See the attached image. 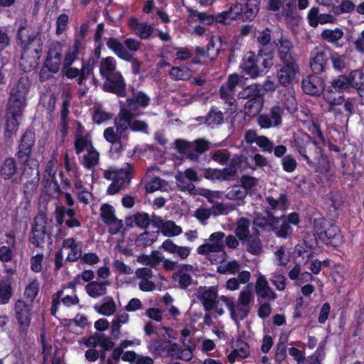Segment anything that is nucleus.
I'll list each match as a JSON object with an SVG mask.
<instances>
[{
    "label": "nucleus",
    "instance_id": "ddd939ff",
    "mask_svg": "<svg viewBox=\"0 0 364 364\" xmlns=\"http://www.w3.org/2000/svg\"><path fill=\"white\" fill-rule=\"evenodd\" d=\"M102 90L117 97H124L127 95V84L122 73L119 72L105 78Z\"/></svg>",
    "mask_w": 364,
    "mask_h": 364
},
{
    "label": "nucleus",
    "instance_id": "c85d7f7f",
    "mask_svg": "<svg viewBox=\"0 0 364 364\" xmlns=\"http://www.w3.org/2000/svg\"><path fill=\"white\" fill-rule=\"evenodd\" d=\"M295 0H268L267 9L272 11H277L282 9L283 15L291 17L294 14V4Z\"/></svg>",
    "mask_w": 364,
    "mask_h": 364
},
{
    "label": "nucleus",
    "instance_id": "4c0bfd02",
    "mask_svg": "<svg viewBox=\"0 0 364 364\" xmlns=\"http://www.w3.org/2000/svg\"><path fill=\"white\" fill-rule=\"evenodd\" d=\"M246 244V250L254 255H258L262 252V244L258 236L250 235L244 241Z\"/></svg>",
    "mask_w": 364,
    "mask_h": 364
},
{
    "label": "nucleus",
    "instance_id": "a878e982",
    "mask_svg": "<svg viewBox=\"0 0 364 364\" xmlns=\"http://www.w3.org/2000/svg\"><path fill=\"white\" fill-rule=\"evenodd\" d=\"M307 20L310 26L313 28H316L319 23H334L336 21V18L331 14H320L318 7H313L309 10Z\"/></svg>",
    "mask_w": 364,
    "mask_h": 364
},
{
    "label": "nucleus",
    "instance_id": "0eeeda50",
    "mask_svg": "<svg viewBox=\"0 0 364 364\" xmlns=\"http://www.w3.org/2000/svg\"><path fill=\"white\" fill-rule=\"evenodd\" d=\"M239 99L247 100L244 105V112L247 115H255L262 109L264 104V93L262 92L261 85L255 83L245 87L239 92Z\"/></svg>",
    "mask_w": 364,
    "mask_h": 364
},
{
    "label": "nucleus",
    "instance_id": "f8f14e48",
    "mask_svg": "<svg viewBox=\"0 0 364 364\" xmlns=\"http://www.w3.org/2000/svg\"><path fill=\"white\" fill-rule=\"evenodd\" d=\"M36 134L31 130H27L21 138L16 156L21 164H26L28 161L31 151L35 145Z\"/></svg>",
    "mask_w": 364,
    "mask_h": 364
},
{
    "label": "nucleus",
    "instance_id": "79ce46f5",
    "mask_svg": "<svg viewBox=\"0 0 364 364\" xmlns=\"http://www.w3.org/2000/svg\"><path fill=\"white\" fill-rule=\"evenodd\" d=\"M254 299L253 284L249 283L240 292L237 301L243 306H250V304L254 301Z\"/></svg>",
    "mask_w": 364,
    "mask_h": 364
},
{
    "label": "nucleus",
    "instance_id": "39448f33",
    "mask_svg": "<svg viewBox=\"0 0 364 364\" xmlns=\"http://www.w3.org/2000/svg\"><path fill=\"white\" fill-rule=\"evenodd\" d=\"M48 220L46 213L42 210L38 211L33 219L29 241L36 247L43 248L46 245L52 244L51 232L47 229Z\"/></svg>",
    "mask_w": 364,
    "mask_h": 364
},
{
    "label": "nucleus",
    "instance_id": "0e129e2a",
    "mask_svg": "<svg viewBox=\"0 0 364 364\" xmlns=\"http://www.w3.org/2000/svg\"><path fill=\"white\" fill-rule=\"evenodd\" d=\"M286 280L285 277L279 273L272 274V278H270V281L279 291L284 290L286 287Z\"/></svg>",
    "mask_w": 364,
    "mask_h": 364
},
{
    "label": "nucleus",
    "instance_id": "58836bf2",
    "mask_svg": "<svg viewBox=\"0 0 364 364\" xmlns=\"http://www.w3.org/2000/svg\"><path fill=\"white\" fill-rule=\"evenodd\" d=\"M343 34L342 29L336 28L335 29L323 30L321 33V37L323 41L328 43L337 44L338 41L343 37Z\"/></svg>",
    "mask_w": 364,
    "mask_h": 364
},
{
    "label": "nucleus",
    "instance_id": "f257e3e1",
    "mask_svg": "<svg viewBox=\"0 0 364 364\" xmlns=\"http://www.w3.org/2000/svg\"><path fill=\"white\" fill-rule=\"evenodd\" d=\"M31 87V82L26 75L18 78L10 90L6 108V127L4 136L6 141L11 143L12 136L18 131L24 107L26 105V96Z\"/></svg>",
    "mask_w": 364,
    "mask_h": 364
},
{
    "label": "nucleus",
    "instance_id": "1a4fd4ad",
    "mask_svg": "<svg viewBox=\"0 0 364 364\" xmlns=\"http://www.w3.org/2000/svg\"><path fill=\"white\" fill-rule=\"evenodd\" d=\"M137 114L131 112L127 109H121L118 117L114 120L116 127H119L120 124L125 125L124 133L130 128L134 132H148V124L141 120L135 119Z\"/></svg>",
    "mask_w": 364,
    "mask_h": 364
},
{
    "label": "nucleus",
    "instance_id": "49530a36",
    "mask_svg": "<svg viewBox=\"0 0 364 364\" xmlns=\"http://www.w3.org/2000/svg\"><path fill=\"white\" fill-rule=\"evenodd\" d=\"M98 161L99 153L92 146H90V148L87 149V154L84 156L83 165L87 168H91L96 166Z\"/></svg>",
    "mask_w": 364,
    "mask_h": 364
},
{
    "label": "nucleus",
    "instance_id": "9b49d317",
    "mask_svg": "<svg viewBox=\"0 0 364 364\" xmlns=\"http://www.w3.org/2000/svg\"><path fill=\"white\" fill-rule=\"evenodd\" d=\"M107 46L109 49L113 50L119 58L132 63V70L134 75L139 74L142 63L138 59L133 58V54L129 52L119 41L114 38H110L107 42Z\"/></svg>",
    "mask_w": 364,
    "mask_h": 364
},
{
    "label": "nucleus",
    "instance_id": "603ef678",
    "mask_svg": "<svg viewBox=\"0 0 364 364\" xmlns=\"http://www.w3.org/2000/svg\"><path fill=\"white\" fill-rule=\"evenodd\" d=\"M161 232L164 235L167 237L175 236L180 235L182 232V229L174 222L167 220L165 222Z\"/></svg>",
    "mask_w": 364,
    "mask_h": 364
},
{
    "label": "nucleus",
    "instance_id": "ea45409f",
    "mask_svg": "<svg viewBox=\"0 0 364 364\" xmlns=\"http://www.w3.org/2000/svg\"><path fill=\"white\" fill-rule=\"evenodd\" d=\"M250 225V220L245 218H241L237 221L235 233L240 240L244 241L250 236L249 230Z\"/></svg>",
    "mask_w": 364,
    "mask_h": 364
},
{
    "label": "nucleus",
    "instance_id": "c9c22d12",
    "mask_svg": "<svg viewBox=\"0 0 364 364\" xmlns=\"http://www.w3.org/2000/svg\"><path fill=\"white\" fill-rule=\"evenodd\" d=\"M215 47V42L213 38L210 39L208 44L206 46V49L201 48L200 46H197L195 49L197 55L208 58L211 61L215 60L220 53V48H217L213 53H211V48Z\"/></svg>",
    "mask_w": 364,
    "mask_h": 364
},
{
    "label": "nucleus",
    "instance_id": "c03bdc74",
    "mask_svg": "<svg viewBox=\"0 0 364 364\" xmlns=\"http://www.w3.org/2000/svg\"><path fill=\"white\" fill-rule=\"evenodd\" d=\"M250 311V306H243L242 304L237 301L233 311H232L230 316L233 321L237 322L238 320L245 319L248 316Z\"/></svg>",
    "mask_w": 364,
    "mask_h": 364
},
{
    "label": "nucleus",
    "instance_id": "a18cd8bd",
    "mask_svg": "<svg viewBox=\"0 0 364 364\" xmlns=\"http://www.w3.org/2000/svg\"><path fill=\"white\" fill-rule=\"evenodd\" d=\"M221 264L218 267L217 271L220 274H236L239 272L240 269V264L236 260L231 262H222Z\"/></svg>",
    "mask_w": 364,
    "mask_h": 364
},
{
    "label": "nucleus",
    "instance_id": "f3484780",
    "mask_svg": "<svg viewBox=\"0 0 364 364\" xmlns=\"http://www.w3.org/2000/svg\"><path fill=\"white\" fill-rule=\"evenodd\" d=\"M324 80L316 74L309 75L302 80L304 92L309 95L319 96L324 90Z\"/></svg>",
    "mask_w": 364,
    "mask_h": 364
},
{
    "label": "nucleus",
    "instance_id": "473e14b6",
    "mask_svg": "<svg viewBox=\"0 0 364 364\" xmlns=\"http://www.w3.org/2000/svg\"><path fill=\"white\" fill-rule=\"evenodd\" d=\"M259 0H247L242 12V21H252L257 16L259 9Z\"/></svg>",
    "mask_w": 364,
    "mask_h": 364
},
{
    "label": "nucleus",
    "instance_id": "2eb2a0df",
    "mask_svg": "<svg viewBox=\"0 0 364 364\" xmlns=\"http://www.w3.org/2000/svg\"><path fill=\"white\" fill-rule=\"evenodd\" d=\"M124 128L125 125L120 124L119 127H116V132L114 127H108L104 131L105 139L112 144L111 153L118 154L122 150L121 139L127 138V134L124 133Z\"/></svg>",
    "mask_w": 364,
    "mask_h": 364
},
{
    "label": "nucleus",
    "instance_id": "f704fd0d",
    "mask_svg": "<svg viewBox=\"0 0 364 364\" xmlns=\"http://www.w3.org/2000/svg\"><path fill=\"white\" fill-rule=\"evenodd\" d=\"M159 232H147L140 234L135 240V244L137 247L146 248L150 247L157 240Z\"/></svg>",
    "mask_w": 364,
    "mask_h": 364
},
{
    "label": "nucleus",
    "instance_id": "338daca9",
    "mask_svg": "<svg viewBox=\"0 0 364 364\" xmlns=\"http://www.w3.org/2000/svg\"><path fill=\"white\" fill-rule=\"evenodd\" d=\"M297 166L295 159L291 155H287L282 159V166L285 171L293 172Z\"/></svg>",
    "mask_w": 364,
    "mask_h": 364
},
{
    "label": "nucleus",
    "instance_id": "bf43d9fd",
    "mask_svg": "<svg viewBox=\"0 0 364 364\" xmlns=\"http://www.w3.org/2000/svg\"><path fill=\"white\" fill-rule=\"evenodd\" d=\"M39 290V282L33 279L26 288L24 295L31 299V302L36 298Z\"/></svg>",
    "mask_w": 364,
    "mask_h": 364
},
{
    "label": "nucleus",
    "instance_id": "5fc2aeb1",
    "mask_svg": "<svg viewBox=\"0 0 364 364\" xmlns=\"http://www.w3.org/2000/svg\"><path fill=\"white\" fill-rule=\"evenodd\" d=\"M92 146L91 142L88 140L86 136H83L81 134L75 135V147L76 153L79 154L84 149H87Z\"/></svg>",
    "mask_w": 364,
    "mask_h": 364
},
{
    "label": "nucleus",
    "instance_id": "680f3d73",
    "mask_svg": "<svg viewBox=\"0 0 364 364\" xmlns=\"http://www.w3.org/2000/svg\"><path fill=\"white\" fill-rule=\"evenodd\" d=\"M210 159L223 165L230 159V154L226 149L217 150L211 154Z\"/></svg>",
    "mask_w": 364,
    "mask_h": 364
},
{
    "label": "nucleus",
    "instance_id": "3c124183",
    "mask_svg": "<svg viewBox=\"0 0 364 364\" xmlns=\"http://www.w3.org/2000/svg\"><path fill=\"white\" fill-rule=\"evenodd\" d=\"M247 192L240 186H233L227 191L226 196L230 200H242L245 198Z\"/></svg>",
    "mask_w": 364,
    "mask_h": 364
},
{
    "label": "nucleus",
    "instance_id": "4be33fe9",
    "mask_svg": "<svg viewBox=\"0 0 364 364\" xmlns=\"http://www.w3.org/2000/svg\"><path fill=\"white\" fill-rule=\"evenodd\" d=\"M277 55L282 64L296 63L293 55V44L287 38H281L277 43Z\"/></svg>",
    "mask_w": 364,
    "mask_h": 364
},
{
    "label": "nucleus",
    "instance_id": "7ed1b4c3",
    "mask_svg": "<svg viewBox=\"0 0 364 364\" xmlns=\"http://www.w3.org/2000/svg\"><path fill=\"white\" fill-rule=\"evenodd\" d=\"M293 146L307 164L317 171L323 160L322 150L318 144L309 134L298 132L294 134Z\"/></svg>",
    "mask_w": 364,
    "mask_h": 364
},
{
    "label": "nucleus",
    "instance_id": "aec40b11",
    "mask_svg": "<svg viewBox=\"0 0 364 364\" xmlns=\"http://www.w3.org/2000/svg\"><path fill=\"white\" fill-rule=\"evenodd\" d=\"M62 51V46L59 42H53L49 47L45 65L49 67L53 73H58L59 70Z\"/></svg>",
    "mask_w": 364,
    "mask_h": 364
},
{
    "label": "nucleus",
    "instance_id": "6ab92c4d",
    "mask_svg": "<svg viewBox=\"0 0 364 364\" xmlns=\"http://www.w3.org/2000/svg\"><path fill=\"white\" fill-rule=\"evenodd\" d=\"M257 301H272L277 298V294L269 287L265 277L260 275L255 283Z\"/></svg>",
    "mask_w": 364,
    "mask_h": 364
},
{
    "label": "nucleus",
    "instance_id": "5701e85b",
    "mask_svg": "<svg viewBox=\"0 0 364 364\" xmlns=\"http://www.w3.org/2000/svg\"><path fill=\"white\" fill-rule=\"evenodd\" d=\"M197 293L198 298L201 301L205 311H210L215 307L218 303V294L215 287H210L207 289L200 287Z\"/></svg>",
    "mask_w": 364,
    "mask_h": 364
},
{
    "label": "nucleus",
    "instance_id": "9d476101",
    "mask_svg": "<svg viewBox=\"0 0 364 364\" xmlns=\"http://www.w3.org/2000/svg\"><path fill=\"white\" fill-rule=\"evenodd\" d=\"M225 237V235L223 232H215L212 233L207 240V242L200 245L197 248V252L198 254H209L210 255H212V254L210 252H220V260H223L226 256L224 251Z\"/></svg>",
    "mask_w": 364,
    "mask_h": 364
},
{
    "label": "nucleus",
    "instance_id": "dca6fc26",
    "mask_svg": "<svg viewBox=\"0 0 364 364\" xmlns=\"http://www.w3.org/2000/svg\"><path fill=\"white\" fill-rule=\"evenodd\" d=\"M284 115V109L280 106H274L269 114L259 115L257 122L262 128L268 129L272 127H278L282 123Z\"/></svg>",
    "mask_w": 364,
    "mask_h": 364
},
{
    "label": "nucleus",
    "instance_id": "f03ea898",
    "mask_svg": "<svg viewBox=\"0 0 364 364\" xmlns=\"http://www.w3.org/2000/svg\"><path fill=\"white\" fill-rule=\"evenodd\" d=\"M17 37L21 45L24 48L20 66L24 72H30L39 63L42 50L39 33L29 26H21L18 28Z\"/></svg>",
    "mask_w": 364,
    "mask_h": 364
},
{
    "label": "nucleus",
    "instance_id": "20e7f679",
    "mask_svg": "<svg viewBox=\"0 0 364 364\" xmlns=\"http://www.w3.org/2000/svg\"><path fill=\"white\" fill-rule=\"evenodd\" d=\"M272 65V55L260 50L256 55L252 52L247 53L243 58L240 68L252 78L259 76L262 73Z\"/></svg>",
    "mask_w": 364,
    "mask_h": 364
},
{
    "label": "nucleus",
    "instance_id": "423d86ee",
    "mask_svg": "<svg viewBox=\"0 0 364 364\" xmlns=\"http://www.w3.org/2000/svg\"><path fill=\"white\" fill-rule=\"evenodd\" d=\"M175 146L179 154L193 162H199L200 157L213 147V144L204 138H198L191 141L177 139Z\"/></svg>",
    "mask_w": 364,
    "mask_h": 364
},
{
    "label": "nucleus",
    "instance_id": "a19ab883",
    "mask_svg": "<svg viewBox=\"0 0 364 364\" xmlns=\"http://www.w3.org/2000/svg\"><path fill=\"white\" fill-rule=\"evenodd\" d=\"M266 215L262 213H255L253 220V225L256 228H259L262 230H265L268 226L271 228V223H273V219L271 215H274L272 212L267 210L265 211Z\"/></svg>",
    "mask_w": 364,
    "mask_h": 364
},
{
    "label": "nucleus",
    "instance_id": "8fccbe9b",
    "mask_svg": "<svg viewBox=\"0 0 364 364\" xmlns=\"http://www.w3.org/2000/svg\"><path fill=\"white\" fill-rule=\"evenodd\" d=\"M12 295V288L11 283L6 281L0 282V304H4L8 303Z\"/></svg>",
    "mask_w": 364,
    "mask_h": 364
},
{
    "label": "nucleus",
    "instance_id": "bb28decb",
    "mask_svg": "<svg viewBox=\"0 0 364 364\" xmlns=\"http://www.w3.org/2000/svg\"><path fill=\"white\" fill-rule=\"evenodd\" d=\"M273 223H271V230L275 235L282 238H289L291 236L293 230L291 226L287 223L284 217H275L271 215Z\"/></svg>",
    "mask_w": 364,
    "mask_h": 364
},
{
    "label": "nucleus",
    "instance_id": "6e6552de",
    "mask_svg": "<svg viewBox=\"0 0 364 364\" xmlns=\"http://www.w3.org/2000/svg\"><path fill=\"white\" fill-rule=\"evenodd\" d=\"M39 180L38 168L26 166L23 169L20 178L18 179L14 178L13 182L22 183L25 198L30 199L38 188Z\"/></svg>",
    "mask_w": 364,
    "mask_h": 364
},
{
    "label": "nucleus",
    "instance_id": "de8ad7c7",
    "mask_svg": "<svg viewBox=\"0 0 364 364\" xmlns=\"http://www.w3.org/2000/svg\"><path fill=\"white\" fill-rule=\"evenodd\" d=\"M266 200L272 210L279 209L284 211L287 209V197L285 194H280L278 199H275L272 196H268Z\"/></svg>",
    "mask_w": 364,
    "mask_h": 364
},
{
    "label": "nucleus",
    "instance_id": "13d9d810",
    "mask_svg": "<svg viewBox=\"0 0 364 364\" xmlns=\"http://www.w3.org/2000/svg\"><path fill=\"white\" fill-rule=\"evenodd\" d=\"M244 77L238 74H232L228 77V82L225 87L235 92V89L237 85H244Z\"/></svg>",
    "mask_w": 364,
    "mask_h": 364
},
{
    "label": "nucleus",
    "instance_id": "cd10ccee",
    "mask_svg": "<svg viewBox=\"0 0 364 364\" xmlns=\"http://www.w3.org/2000/svg\"><path fill=\"white\" fill-rule=\"evenodd\" d=\"M329 57L324 50L316 49L310 60V67L314 74L319 75L326 70Z\"/></svg>",
    "mask_w": 364,
    "mask_h": 364
},
{
    "label": "nucleus",
    "instance_id": "e2e57ef3",
    "mask_svg": "<svg viewBox=\"0 0 364 364\" xmlns=\"http://www.w3.org/2000/svg\"><path fill=\"white\" fill-rule=\"evenodd\" d=\"M326 203L333 208L334 210L338 208L343 203L340 194L337 193H330L326 195Z\"/></svg>",
    "mask_w": 364,
    "mask_h": 364
},
{
    "label": "nucleus",
    "instance_id": "4468645a",
    "mask_svg": "<svg viewBox=\"0 0 364 364\" xmlns=\"http://www.w3.org/2000/svg\"><path fill=\"white\" fill-rule=\"evenodd\" d=\"M100 216L104 223L109 226L108 232L111 235H116L123 228V221L117 218L114 214V208L111 205L107 203L102 205Z\"/></svg>",
    "mask_w": 364,
    "mask_h": 364
},
{
    "label": "nucleus",
    "instance_id": "412c9836",
    "mask_svg": "<svg viewBox=\"0 0 364 364\" xmlns=\"http://www.w3.org/2000/svg\"><path fill=\"white\" fill-rule=\"evenodd\" d=\"M16 318L21 328H28L32 316L31 304H28L22 300H18L15 304Z\"/></svg>",
    "mask_w": 364,
    "mask_h": 364
},
{
    "label": "nucleus",
    "instance_id": "69168bd1",
    "mask_svg": "<svg viewBox=\"0 0 364 364\" xmlns=\"http://www.w3.org/2000/svg\"><path fill=\"white\" fill-rule=\"evenodd\" d=\"M329 225L330 223L322 217L314 219L313 223L314 230L318 235V237H320L321 233H322Z\"/></svg>",
    "mask_w": 364,
    "mask_h": 364
},
{
    "label": "nucleus",
    "instance_id": "4d7b16f0",
    "mask_svg": "<svg viewBox=\"0 0 364 364\" xmlns=\"http://www.w3.org/2000/svg\"><path fill=\"white\" fill-rule=\"evenodd\" d=\"M135 225L142 229H146L151 224L149 215L146 213H137L134 215Z\"/></svg>",
    "mask_w": 364,
    "mask_h": 364
},
{
    "label": "nucleus",
    "instance_id": "c756f323",
    "mask_svg": "<svg viewBox=\"0 0 364 364\" xmlns=\"http://www.w3.org/2000/svg\"><path fill=\"white\" fill-rule=\"evenodd\" d=\"M17 171L18 164L14 157L5 158L0 165V177L4 180H13V177L17 173Z\"/></svg>",
    "mask_w": 364,
    "mask_h": 364
},
{
    "label": "nucleus",
    "instance_id": "b1692460",
    "mask_svg": "<svg viewBox=\"0 0 364 364\" xmlns=\"http://www.w3.org/2000/svg\"><path fill=\"white\" fill-rule=\"evenodd\" d=\"M354 77L340 75L331 82V85L326 90L329 94L333 92L342 93L353 86Z\"/></svg>",
    "mask_w": 364,
    "mask_h": 364
},
{
    "label": "nucleus",
    "instance_id": "37998d69",
    "mask_svg": "<svg viewBox=\"0 0 364 364\" xmlns=\"http://www.w3.org/2000/svg\"><path fill=\"white\" fill-rule=\"evenodd\" d=\"M329 59L331 61L333 68L337 72L342 73L346 69L348 63L346 55L338 53H331Z\"/></svg>",
    "mask_w": 364,
    "mask_h": 364
},
{
    "label": "nucleus",
    "instance_id": "393cba45",
    "mask_svg": "<svg viewBox=\"0 0 364 364\" xmlns=\"http://www.w3.org/2000/svg\"><path fill=\"white\" fill-rule=\"evenodd\" d=\"M243 6L240 3H235L228 11L221 12L215 16V21L229 24L232 21L242 20Z\"/></svg>",
    "mask_w": 364,
    "mask_h": 364
},
{
    "label": "nucleus",
    "instance_id": "72a5a7b5",
    "mask_svg": "<svg viewBox=\"0 0 364 364\" xmlns=\"http://www.w3.org/2000/svg\"><path fill=\"white\" fill-rule=\"evenodd\" d=\"M150 102L149 97L141 91L138 92L134 97L127 98L126 100L127 107L125 109L134 112L136 109V105L142 107H146L149 105Z\"/></svg>",
    "mask_w": 364,
    "mask_h": 364
},
{
    "label": "nucleus",
    "instance_id": "6e6d98bb",
    "mask_svg": "<svg viewBox=\"0 0 364 364\" xmlns=\"http://www.w3.org/2000/svg\"><path fill=\"white\" fill-rule=\"evenodd\" d=\"M97 311L106 316L112 315L116 311V306L112 298L109 297L107 301L102 304L100 307H95Z\"/></svg>",
    "mask_w": 364,
    "mask_h": 364
},
{
    "label": "nucleus",
    "instance_id": "864d4df0",
    "mask_svg": "<svg viewBox=\"0 0 364 364\" xmlns=\"http://www.w3.org/2000/svg\"><path fill=\"white\" fill-rule=\"evenodd\" d=\"M131 168V165L129 164H127L124 168L115 172L114 176H113V180L119 181V183L122 182V185L124 186L125 183H129L131 180V176L129 173Z\"/></svg>",
    "mask_w": 364,
    "mask_h": 364
},
{
    "label": "nucleus",
    "instance_id": "2f4dec72",
    "mask_svg": "<svg viewBox=\"0 0 364 364\" xmlns=\"http://www.w3.org/2000/svg\"><path fill=\"white\" fill-rule=\"evenodd\" d=\"M109 282H91L85 286L87 294L92 298H97L107 294V287Z\"/></svg>",
    "mask_w": 364,
    "mask_h": 364
},
{
    "label": "nucleus",
    "instance_id": "774afa93",
    "mask_svg": "<svg viewBox=\"0 0 364 364\" xmlns=\"http://www.w3.org/2000/svg\"><path fill=\"white\" fill-rule=\"evenodd\" d=\"M259 309L257 311L258 316L262 318H266L272 313V306L269 304L270 301H257Z\"/></svg>",
    "mask_w": 364,
    "mask_h": 364
},
{
    "label": "nucleus",
    "instance_id": "e433bc0d",
    "mask_svg": "<svg viewBox=\"0 0 364 364\" xmlns=\"http://www.w3.org/2000/svg\"><path fill=\"white\" fill-rule=\"evenodd\" d=\"M339 228L333 223L325 229V230L321 233L319 239L327 245H333V240H336L339 236Z\"/></svg>",
    "mask_w": 364,
    "mask_h": 364
},
{
    "label": "nucleus",
    "instance_id": "052dcab7",
    "mask_svg": "<svg viewBox=\"0 0 364 364\" xmlns=\"http://www.w3.org/2000/svg\"><path fill=\"white\" fill-rule=\"evenodd\" d=\"M235 92L227 89L225 86H222L220 89V97L225 102L230 106L235 105L236 100L234 97Z\"/></svg>",
    "mask_w": 364,
    "mask_h": 364
},
{
    "label": "nucleus",
    "instance_id": "a211bd4d",
    "mask_svg": "<svg viewBox=\"0 0 364 364\" xmlns=\"http://www.w3.org/2000/svg\"><path fill=\"white\" fill-rule=\"evenodd\" d=\"M299 72V68L296 63L283 64L277 72L279 84L284 87L291 85Z\"/></svg>",
    "mask_w": 364,
    "mask_h": 364
},
{
    "label": "nucleus",
    "instance_id": "09e8293b",
    "mask_svg": "<svg viewBox=\"0 0 364 364\" xmlns=\"http://www.w3.org/2000/svg\"><path fill=\"white\" fill-rule=\"evenodd\" d=\"M175 178L177 181V186L181 191H188L191 193L195 189V186L184 176L183 172L178 171L176 174Z\"/></svg>",
    "mask_w": 364,
    "mask_h": 364
},
{
    "label": "nucleus",
    "instance_id": "7c9ffc66",
    "mask_svg": "<svg viewBox=\"0 0 364 364\" xmlns=\"http://www.w3.org/2000/svg\"><path fill=\"white\" fill-rule=\"evenodd\" d=\"M100 75L105 79L119 71L117 70V63L113 57H106L100 60L99 64Z\"/></svg>",
    "mask_w": 364,
    "mask_h": 364
}]
</instances>
